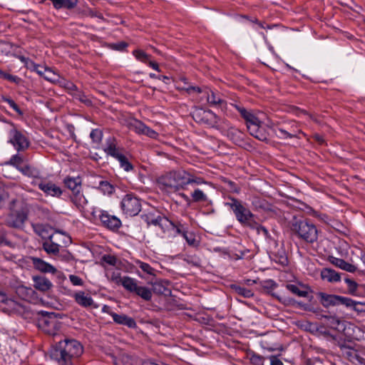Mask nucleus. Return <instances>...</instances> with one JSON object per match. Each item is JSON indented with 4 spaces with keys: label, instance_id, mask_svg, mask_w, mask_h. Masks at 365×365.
Returning <instances> with one entry per match:
<instances>
[{
    "label": "nucleus",
    "instance_id": "22",
    "mask_svg": "<svg viewBox=\"0 0 365 365\" xmlns=\"http://www.w3.org/2000/svg\"><path fill=\"white\" fill-rule=\"evenodd\" d=\"M329 262L334 266L351 273H354L357 270V267L349 262L334 257H329Z\"/></svg>",
    "mask_w": 365,
    "mask_h": 365
},
{
    "label": "nucleus",
    "instance_id": "25",
    "mask_svg": "<svg viewBox=\"0 0 365 365\" xmlns=\"http://www.w3.org/2000/svg\"><path fill=\"white\" fill-rule=\"evenodd\" d=\"M321 277L329 282H337L341 280L340 274L335 270L329 268H324L321 271Z\"/></svg>",
    "mask_w": 365,
    "mask_h": 365
},
{
    "label": "nucleus",
    "instance_id": "4",
    "mask_svg": "<svg viewBox=\"0 0 365 365\" xmlns=\"http://www.w3.org/2000/svg\"><path fill=\"white\" fill-rule=\"evenodd\" d=\"M10 212L6 219V223L11 227H21L27 219L28 210L21 200H13L9 204Z\"/></svg>",
    "mask_w": 365,
    "mask_h": 365
},
{
    "label": "nucleus",
    "instance_id": "3",
    "mask_svg": "<svg viewBox=\"0 0 365 365\" xmlns=\"http://www.w3.org/2000/svg\"><path fill=\"white\" fill-rule=\"evenodd\" d=\"M229 199L230 202H226L225 205L232 210L237 220L241 225L254 229L256 222L254 219L255 215L252 212L245 207L239 200L234 197H230Z\"/></svg>",
    "mask_w": 365,
    "mask_h": 365
},
{
    "label": "nucleus",
    "instance_id": "61",
    "mask_svg": "<svg viewBox=\"0 0 365 365\" xmlns=\"http://www.w3.org/2000/svg\"><path fill=\"white\" fill-rule=\"evenodd\" d=\"M147 63L152 68H153L154 70H155L157 71H160L159 66L156 62L149 60Z\"/></svg>",
    "mask_w": 365,
    "mask_h": 365
},
{
    "label": "nucleus",
    "instance_id": "43",
    "mask_svg": "<svg viewBox=\"0 0 365 365\" xmlns=\"http://www.w3.org/2000/svg\"><path fill=\"white\" fill-rule=\"evenodd\" d=\"M183 237L190 246L196 247L199 245V241L196 240L195 235L193 232L186 231Z\"/></svg>",
    "mask_w": 365,
    "mask_h": 365
},
{
    "label": "nucleus",
    "instance_id": "24",
    "mask_svg": "<svg viewBox=\"0 0 365 365\" xmlns=\"http://www.w3.org/2000/svg\"><path fill=\"white\" fill-rule=\"evenodd\" d=\"M18 306L15 301L8 299L4 294L0 292V309L4 311H17Z\"/></svg>",
    "mask_w": 365,
    "mask_h": 365
},
{
    "label": "nucleus",
    "instance_id": "53",
    "mask_svg": "<svg viewBox=\"0 0 365 365\" xmlns=\"http://www.w3.org/2000/svg\"><path fill=\"white\" fill-rule=\"evenodd\" d=\"M3 101L7 103L9 106L13 108L18 114L22 115L23 113L18 106V105L11 98H3Z\"/></svg>",
    "mask_w": 365,
    "mask_h": 365
},
{
    "label": "nucleus",
    "instance_id": "17",
    "mask_svg": "<svg viewBox=\"0 0 365 365\" xmlns=\"http://www.w3.org/2000/svg\"><path fill=\"white\" fill-rule=\"evenodd\" d=\"M75 302L80 306L85 308H96L92 297L89 294H87L83 291H78L73 294Z\"/></svg>",
    "mask_w": 365,
    "mask_h": 365
},
{
    "label": "nucleus",
    "instance_id": "42",
    "mask_svg": "<svg viewBox=\"0 0 365 365\" xmlns=\"http://www.w3.org/2000/svg\"><path fill=\"white\" fill-rule=\"evenodd\" d=\"M205 182H206L202 178L196 177L186 171L185 186L189 184H192V183H195L197 185H201V184H204Z\"/></svg>",
    "mask_w": 365,
    "mask_h": 365
},
{
    "label": "nucleus",
    "instance_id": "1",
    "mask_svg": "<svg viewBox=\"0 0 365 365\" xmlns=\"http://www.w3.org/2000/svg\"><path fill=\"white\" fill-rule=\"evenodd\" d=\"M83 353L82 344L73 339H65L58 341L56 349L59 365H74V362Z\"/></svg>",
    "mask_w": 365,
    "mask_h": 365
},
{
    "label": "nucleus",
    "instance_id": "31",
    "mask_svg": "<svg viewBox=\"0 0 365 365\" xmlns=\"http://www.w3.org/2000/svg\"><path fill=\"white\" fill-rule=\"evenodd\" d=\"M43 249L48 255H57L59 252L60 245L54 242L53 238L46 240L42 244Z\"/></svg>",
    "mask_w": 365,
    "mask_h": 365
},
{
    "label": "nucleus",
    "instance_id": "37",
    "mask_svg": "<svg viewBox=\"0 0 365 365\" xmlns=\"http://www.w3.org/2000/svg\"><path fill=\"white\" fill-rule=\"evenodd\" d=\"M327 323L331 329L340 331L344 329V324L338 317L334 316L325 317Z\"/></svg>",
    "mask_w": 365,
    "mask_h": 365
},
{
    "label": "nucleus",
    "instance_id": "38",
    "mask_svg": "<svg viewBox=\"0 0 365 365\" xmlns=\"http://www.w3.org/2000/svg\"><path fill=\"white\" fill-rule=\"evenodd\" d=\"M349 302H344V305L347 307H352L357 312H365V303L355 302L350 298H348Z\"/></svg>",
    "mask_w": 365,
    "mask_h": 365
},
{
    "label": "nucleus",
    "instance_id": "34",
    "mask_svg": "<svg viewBox=\"0 0 365 365\" xmlns=\"http://www.w3.org/2000/svg\"><path fill=\"white\" fill-rule=\"evenodd\" d=\"M43 78L50 82L52 83H61V76L53 71L51 68L46 67L44 69V75Z\"/></svg>",
    "mask_w": 365,
    "mask_h": 365
},
{
    "label": "nucleus",
    "instance_id": "62",
    "mask_svg": "<svg viewBox=\"0 0 365 365\" xmlns=\"http://www.w3.org/2000/svg\"><path fill=\"white\" fill-rule=\"evenodd\" d=\"M0 77L3 78L4 79H8V80H11L13 78V76L11 75L2 71L1 69H0Z\"/></svg>",
    "mask_w": 365,
    "mask_h": 365
},
{
    "label": "nucleus",
    "instance_id": "45",
    "mask_svg": "<svg viewBox=\"0 0 365 365\" xmlns=\"http://www.w3.org/2000/svg\"><path fill=\"white\" fill-rule=\"evenodd\" d=\"M169 230H173L176 234L181 235L182 237L187 231L183 225L180 222L174 223L173 222H172V225L169 227L168 231Z\"/></svg>",
    "mask_w": 365,
    "mask_h": 365
},
{
    "label": "nucleus",
    "instance_id": "47",
    "mask_svg": "<svg viewBox=\"0 0 365 365\" xmlns=\"http://www.w3.org/2000/svg\"><path fill=\"white\" fill-rule=\"evenodd\" d=\"M90 137L94 143H98L103 138V133L99 129H93L90 133Z\"/></svg>",
    "mask_w": 365,
    "mask_h": 365
},
{
    "label": "nucleus",
    "instance_id": "27",
    "mask_svg": "<svg viewBox=\"0 0 365 365\" xmlns=\"http://www.w3.org/2000/svg\"><path fill=\"white\" fill-rule=\"evenodd\" d=\"M121 274L119 269L115 267L106 268V276L109 281L115 283L117 285H120L122 281Z\"/></svg>",
    "mask_w": 365,
    "mask_h": 365
},
{
    "label": "nucleus",
    "instance_id": "30",
    "mask_svg": "<svg viewBox=\"0 0 365 365\" xmlns=\"http://www.w3.org/2000/svg\"><path fill=\"white\" fill-rule=\"evenodd\" d=\"M20 59L25 63L27 68L36 71L39 76L43 77L44 69L46 67L36 64L33 61L25 57H21Z\"/></svg>",
    "mask_w": 365,
    "mask_h": 365
},
{
    "label": "nucleus",
    "instance_id": "41",
    "mask_svg": "<svg viewBox=\"0 0 365 365\" xmlns=\"http://www.w3.org/2000/svg\"><path fill=\"white\" fill-rule=\"evenodd\" d=\"M191 197L195 202H206L207 200V195L200 189H195L191 194Z\"/></svg>",
    "mask_w": 365,
    "mask_h": 365
},
{
    "label": "nucleus",
    "instance_id": "23",
    "mask_svg": "<svg viewBox=\"0 0 365 365\" xmlns=\"http://www.w3.org/2000/svg\"><path fill=\"white\" fill-rule=\"evenodd\" d=\"M112 318L115 323L120 325H125L128 328H135L137 327V324L134 319L125 314H112Z\"/></svg>",
    "mask_w": 365,
    "mask_h": 365
},
{
    "label": "nucleus",
    "instance_id": "58",
    "mask_svg": "<svg viewBox=\"0 0 365 365\" xmlns=\"http://www.w3.org/2000/svg\"><path fill=\"white\" fill-rule=\"evenodd\" d=\"M345 282L351 291H355L356 289L357 284L356 282L351 279H346Z\"/></svg>",
    "mask_w": 365,
    "mask_h": 365
},
{
    "label": "nucleus",
    "instance_id": "40",
    "mask_svg": "<svg viewBox=\"0 0 365 365\" xmlns=\"http://www.w3.org/2000/svg\"><path fill=\"white\" fill-rule=\"evenodd\" d=\"M286 288L294 294L300 297H305L308 294L307 291L300 289L299 287L296 284H287L286 285Z\"/></svg>",
    "mask_w": 365,
    "mask_h": 365
},
{
    "label": "nucleus",
    "instance_id": "21",
    "mask_svg": "<svg viewBox=\"0 0 365 365\" xmlns=\"http://www.w3.org/2000/svg\"><path fill=\"white\" fill-rule=\"evenodd\" d=\"M33 228L35 233L43 239L48 240L53 238V230L48 225L35 224L33 225Z\"/></svg>",
    "mask_w": 365,
    "mask_h": 365
},
{
    "label": "nucleus",
    "instance_id": "35",
    "mask_svg": "<svg viewBox=\"0 0 365 365\" xmlns=\"http://www.w3.org/2000/svg\"><path fill=\"white\" fill-rule=\"evenodd\" d=\"M134 293L145 301H150L153 296L152 292L149 288L139 285Z\"/></svg>",
    "mask_w": 365,
    "mask_h": 365
},
{
    "label": "nucleus",
    "instance_id": "59",
    "mask_svg": "<svg viewBox=\"0 0 365 365\" xmlns=\"http://www.w3.org/2000/svg\"><path fill=\"white\" fill-rule=\"evenodd\" d=\"M269 360L270 365H283L282 361L275 356H271Z\"/></svg>",
    "mask_w": 365,
    "mask_h": 365
},
{
    "label": "nucleus",
    "instance_id": "51",
    "mask_svg": "<svg viewBox=\"0 0 365 365\" xmlns=\"http://www.w3.org/2000/svg\"><path fill=\"white\" fill-rule=\"evenodd\" d=\"M184 260L186 261L188 264H190L195 267H199L201 263L200 259L195 255H187L185 257Z\"/></svg>",
    "mask_w": 365,
    "mask_h": 365
},
{
    "label": "nucleus",
    "instance_id": "15",
    "mask_svg": "<svg viewBox=\"0 0 365 365\" xmlns=\"http://www.w3.org/2000/svg\"><path fill=\"white\" fill-rule=\"evenodd\" d=\"M130 128L135 133L145 135L150 138L156 139L158 137V133L152 128L147 126L145 123L140 120H135L130 124Z\"/></svg>",
    "mask_w": 365,
    "mask_h": 365
},
{
    "label": "nucleus",
    "instance_id": "6",
    "mask_svg": "<svg viewBox=\"0 0 365 365\" xmlns=\"http://www.w3.org/2000/svg\"><path fill=\"white\" fill-rule=\"evenodd\" d=\"M105 153L116 159L121 168L125 171L129 172L133 170V166L130 162L128 157L124 154L123 150L117 146V142L115 138H109L106 140Z\"/></svg>",
    "mask_w": 365,
    "mask_h": 365
},
{
    "label": "nucleus",
    "instance_id": "5",
    "mask_svg": "<svg viewBox=\"0 0 365 365\" xmlns=\"http://www.w3.org/2000/svg\"><path fill=\"white\" fill-rule=\"evenodd\" d=\"M292 231L307 243L312 244L318 239V230L314 224L307 220H297L292 224Z\"/></svg>",
    "mask_w": 365,
    "mask_h": 365
},
{
    "label": "nucleus",
    "instance_id": "55",
    "mask_svg": "<svg viewBox=\"0 0 365 365\" xmlns=\"http://www.w3.org/2000/svg\"><path fill=\"white\" fill-rule=\"evenodd\" d=\"M153 289L155 292L158 294H163L165 290V287L163 286L160 282L154 283L153 284Z\"/></svg>",
    "mask_w": 365,
    "mask_h": 365
},
{
    "label": "nucleus",
    "instance_id": "20",
    "mask_svg": "<svg viewBox=\"0 0 365 365\" xmlns=\"http://www.w3.org/2000/svg\"><path fill=\"white\" fill-rule=\"evenodd\" d=\"M235 108L240 113L242 118L245 119L247 124V128L251 124L261 123L259 118L251 111L246 110L245 108L237 105H235Z\"/></svg>",
    "mask_w": 365,
    "mask_h": 365
},
{
    "label": "nucleus",
    "instance_id": "12",
    "mask_svg": "<svg viewBox=\"0 0 365 365\" xmlns=\"http://www.w3.org/2000/svg\"><path fill=\"white\" fill-rule=\"evenodd\" d=\"M38 327L45 333L56 336L58 334V331L60 328V323L58 320L51 314H47L43 316L38 320Z\"/></svg>",
    "mask_w": 365,
    "mask_h": 365
},
{
    "label": "nucleus",
    "instance_id": "18",
    "mask_svg": "<svg viewBox=\"0 0 365 365\" xmlns=\"http://www.w3.org/2000/svg\"><path fill=\"white\" fill-rule=\"evenodd\" d=\"M31 259L34 267L41 272L55 274L57 272L53 265L40 258L33 257Z\"/></svg>",
    "mask_w": 365,
    "mask_h": 365
},
{
    "label": "nucleus",
    "instance_id": "36",
    "mask_svg": "<svg viewBox=\"0 0 365 365\" xmlns=\"http://www.w3.org/2000/svg\"><path fill=\"white\" fill-rule=\"evenodd\" d=\"M98 188L104 195H111L115 192V187L107 180H101Z\"/></svg>",
    "mask_w": 365,
    "mask_h": 365
},
{
    "label": "nucleus",
    "instance_id": "39",
    "mask_svg": "<svg viewBox=\"0 0 365 365\" xmlns=\"http://www.w3.org/2000/svg\"><path fill=\"white\" fill-rule=\"evenodd\" d=\"M232 288L237 294L245 298H250L254 295V293L251 289H247L244 287L234 285Z\"/></svg>",
    "mask_w": 365,
    "mask_h": 365
},
{
    "label": "nucleus",
    "instance_id": "29",
    "mask_svg": "<svg viewBox=\"0 0 365 365\" xmlns=\"http://www.w3.org/2000/svg\"><path fill=\"white\" fill-rule=\"evenodd\" d=\"M148 224L160 227L164 232L169 230V227L172 225V221L167 217L158 216L156 218L151 219Z\"/></svg>",
    "mask_w": 365,
    "mask_h": 365
},
{
    "label": "nucleus",
    "instance_id": "44",
    "mask_svg": "<svg viewBox=\"0 0 365 365\" xmlns=\"http://www.w3.org/2000/svg\"><path fill=\"white\" fill-rule=\"evenodd\" d=\"M102 260L106 264L112 266L111 267H117L119 262L118 258L115 256L111 255H105L103 256Z\"/></svg>",
    "mask_w": 365,
    "mask_h": 365
},
{
    "label": "nucleus",
    "instance_id": "52",
    "mask_svg": "<svg viewBox=\"0 0 365 365\" xmlns=\"http://www.w3.org/2000/svg\"><path fill=\"white\" fill-rule=\"evenodd\" d=\"M278 137L280 138L286 139V138H292L297 137V134L293 133H289L284 129L280 128L278 129Z\"/></svg>",
    "mask_w": 365,
    "mask_h": 365
},
{
    "label": "nucleus",
    "instance_id": "16",
    "mask_svg": "<svg viewBox=\"0 0 365 365\" xmlns=\"http://www.w3.org/2000/svg\"><path fill=\"white\" fill-rule=\"evenodd\" d=\"M38 187L46 195L60 197L62 194L61 189L51 181L42 180L38 183Z\"/></svg>",
    "mask_w": 365,
    "mask_h": 365
},
{
    "label": "nucleus",
    "instance_id": "54",
    "mask_svg": "<svg viewBox=\"0 0 365 365\" xmlns=\"http://www.w3.org/2000/svg\"><path fill=\"white\" fill-rule=\"evenodd\" d=\"M69 279L73 285L74 286H83V279L77 275L71 274L69 275Z\"/></svg>",
    "mask_w": 365,
    "mask_h": 365
},
{
    "label": "nucleus",
    "instance_id": "14",
    "mask_svg": "<svg viewBox=\"0 0 365 365\" xmlns=\"http://www.w3.org/2000/svg\"><path fill=\"white\" fill-rule=\"evenodd\" d=\"M317 297L322 305L326 308L339 304H344L346 302H349L348 297L329 294L324 292H319L317 294Z\"/></svg>",
    "mask_w": 365,
    "mask_h": 365
},
{
    "label": "nucleus",
    "instance_id": "56",
    "mask_svg": "<svg viewBox=\"0 0 365 365\" xmlns=\"http://www.w3.org/2000/svg\"><path fill=\"white\" fill-rule=\"evenodd\" d=\"M252 21L256 25V27H255V29H257L258 28L264 29H269L272 28L271 26L267 25L264 22L259 21L257 19H255V20H253Z\"/></svg>",
    "mask_w": 365,
    "mask_h": 365
},
{
    "label": "nucleus",
    "instance_id": "2",
    "mask_svg": "<svg viewBox=\"0 0 365 365\" xmlns=\"http://www.w3.org/2000/svg\"><path fill=\"white\" fill-rule=\"evenodd\" d=\"M186 171L174 170L162 175L157 179V184L161 190L178 191L185 188Z\"/></svg>",
    "mask_w": 365,
    "mask_h": 365
},
{
    "label": "nucleus",
    "instance_id": "60",
    "mask_svg": "<svg viewBox=\"0 0 365 365\" xmlns=\"http://www.w3.org/2000/svg\"><path fill=\"white\" fill-rule=\"evenodd\" d=\"M313 138L319 144L322 145V144L324 143V138L322 135H320L319 134L316 133L313 135Z\"/></svg>",
    "mask_w": 365,
    "mask_h": 365
},
{
    "label": "nucleus",
    "instance_id": "26",
    "mask_svg": "<svg viewBox=\"0 0 365 365\" xmlns=\"http://www.w3.org/2000/svg\"><path fill=\"white\" fill-rule=\"evenodd\" d=\"M247 130L250 135L259 140L264 141L267 139L264 132L261 128V123L251 124L247 127Z\"/></svg>",
    "mask_w": 365,
    "mask_h": 365
},
{
    "label": "nucleus",
    "instance_id": "48",
    "mask_svg": "<svg viewBox=\"0 0 365 365\" xmlns=\"http://www.w3.org/2000/svg\"><path fill=\"white\" fill-rule=\"evenodd\" d=\"M250 361L252 365H264V358L257 354L250 355Z\"/></svg>",
    "mask_w": 365,
    "mask_h": 365
},
{
    "label": "nucleus",
    "instance_id": "32",
    "mask_svg": "<svg viewBox=\"0 0 365 365\" xmlns=\"http://www.w3.org/2000/svg\"><path fill=\"white\" fill-rule=\"evenodd\" d=\"M134 262L140 268V269L145 274L151 277H155L156 270L153 267H152L149 264L142 262L140 259H135Z\"/></svg>",
    "mask_w": 365,
    "mask_h": 365
},
{
    "label": "nucleus",
    "instance_id": "9",
    "mask_svg": "<svg viewBox=\"0 0 365 365\" xmlns=\"http://www.w3.org/2000/svg\"><path fill=\"white\" fill-rule=\"evenodd\" d=\"M120 207L127 216H136L142 208L141 200L133 193L126 194L121 200Z\"/></svg>",
    "mask_w": 365,
    "mask_h": 365
},
{
    "label": "nucleus",
    "instance_id": "11",
    "mask_svg": "<svg viewBox=\"0 0 365 365\" xmlns=\"http://www.w3.org/2000/svg\"><path fill=\"white\" fill-rule=\"evenodd\" d=\"M95 217L98 218L102 225L110 230H117L121 226L120 220L115 216L109 215L108 212L98 210L92 212Z\"/></svg>",
    "mask_w": 365,
    "mask_h": 365
},
{
    "label": "nucleus",
    "instance_id": "33",
    "mask_svg": "<svg viewBox=\"0 0 365 365\" xmlns=\"http://www.w3.org/2000/svg\"><path fill=\"white\" fill-rule=\"evenodd\" d=\"M19 170L24 175L34 178H38L40 174L38 169L29 165H25L19 168Z\"/></svg>",
    "mask_w": 365,
    "mask_h": 365
},
{
    "label": "nucleus",
    "instance_id": "49",
    "mask_svg": "<svg viewBox=\"0 0 365 365\" xmlns=\"http://www.w3.org/2000/svg\"><path fill=\"white\" fill-rule=\"evenodd\" d=\"M22 163H23V158L21 155H14L11 158V159L9 162V164L16 167L19 170V168L21 167V165Z\"/></svg>",
    "mask_w": 365,
    "mask_h": 365
},
{
    "label": "nucleus",
    "instance_id": "7",
    "mask_svg": "<svg viewBox=\"0 0 365 365\" xmlns=\"http://www.w3.org/2000/svg\"><path fill=\"white\" fill-rule=\"evenodd\" d=\"M66 187L71 192V201L79 209L82 210L88 203V200L82 193L81 180L80 178L67 177L63 180Z\"/></svg>",
    "mask_w": 365,
    "mask_h": 365
},
{
    "label": "nucleus",
    "instance_id": "46",
    "mask_svg": "<svg viewBox=\"0 0 365 365\" xmlns=\"http://www.w3.org/2000/svg\"><path fill=\"white\" fill-rule=\"evenodd\" d=\"M133 53L138 61L143 63H147L150 58V56H149L142 50H135L133 51Z\"/></svg>",
    "mask_w": 365,
    "mask_h": 365
},
{
    "label": "nucleus",
    "instance_id": "64",
    "mask_svg": "<svg viewBox=\"0 0 365 365\" xmlns=\"http://www.w3.org/2000/svg\"><path fill=\"white\" fill-rule=\"evenodd\" d=\"M180 195L188 205L191 204L192 200L187 195H185V193H180Z\"/></svg>",
    "mask_w": 365,
    "mask_h": 365
},
{
    "label": "nucleus",
    "instance_id": "57",
    "mask_svg": "<svg viewBox=\"0 0 365 365\" xmlns=\"http://www.w3.org/2000/svg\"><path fill=\"white\" fill-rule=\"evenodd\" d=\"M128 46V44L125 42L121 41L117 43H114L112 45V48L118 50L123 51Z\"/></svg>",
    "mask_w": 365,
    "mask_h": 365
},
{
    "label": "nucleus",
    "instance_id": "28",
    "mask_svg": "<svg viewBox=\"0 0 365 365\" xmlns=\"http://www.w3.org/2000/svg\"><path fill=\"white\" fill-rule=\"evenodd\" d=\"M120 285H122L127 291L134 293L138 286V283L137 279L125 276L122 278Z\"/></svg>",
    "mask_w": 365,
    "mask_h": 365
},
{
    "label": "nucleus",
    "instance_id": "8",
    "mask_svg": "<svg viewBox=\"0 0 365 365\" xmlns=\"http://www.w3.org/2000/svg\"><path fill=\"white\" fill-rule=\"evenodd\" d=\"M180 89L185 91L189 95H192L193 93L203 94L205 96V102L211 106H221L224 103L218 92H215L207 87L202 88L198 86H182Z\"/></svg>",
    "mask_w": 365,
    "mask_h": 365
},
{
    "label": "nucleus",
    "instance_id": "50",
    "mask_svg": "<svg viewBox=\"0 0 365 365\" xmlns=\"http://www.w3.org/2000/svg\"><path fill=\"white\" fill-rule=\"evenodd\" d=\"M257 230V232L258 235H262L265 239L267 240H271V236L267 230V229L262 225H258L256 222V225H255V227Z\"/></svg>",
    "mask_w": 365,
    "mask_h": 365
},
{
    "label": "nucleus",
    "instance_id": "10",
    "mask_svg": "<svg viewBox=\"0 0 365 365\" xmlns=\"http://www.w3.org/2000/svg\"><path fill=\"white\" fill-rule=\"evenodd\" d=\"M193 118L196 122L211 128L222 126L219 117L210 110L197 109L193 112Z\"/></svg>",
    "mask_w": 365,
    "mask_h": 365
},
{
    "label": "nucleus",
    "instance_id": "13",
    "mask_svg": "<svg viewBox=\"0 0 365 365\" xmlns=\"http://www.w3.org/2000/svg\"><path fill=\"white\" fill-rule=\"evenodd\" d=\"M9 142L18 151L25 150L29 145V143L26 136L14 126L9 130Z\"/></svg>",
    "mask_w": 365,
    "mask_h": 365
},
{
    "label": "nucleus",
    "instance_id": "63",
    "mask_svg": "<svg viewBox=\"0 0 365 365\" xmlns=\"http://www.w3.org/2000/svg\"><path fill=\"white\" fill-rule=\"evenodd\" d=\"M102 311H103V312L110 314L111 317H112V314H115V312H113L111 311L110 307L108 305H104L103 307L102 308Z\"/></svg>",
    "mask_w": 365,
    "mask_h": 365
},
{
    "label": "nucleus",
    "instance_id": "19",
    "mask_svg": "<svg viewBox=\"0 0 365 365\" xmlns=\"http://www.w3.org/2000/svg\"><path fill=\"white\" fill-rule=\"evenodd\" d=\"M33 282L34 287L41 292H47L53 287L52 282L43 276H34Z\"/></svg>",
    "mask_w": 365,
    "mask_h": 365
}]
</instances>
